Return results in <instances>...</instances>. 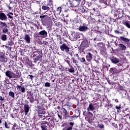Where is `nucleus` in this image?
Listing matches in <instances>:
<instances>
[{
  "label": "nucleus",
  "mask_w": 130,
  "mask_h": 130,
  "mask_svg": "<svg viewBox=\"0 0 130 130\" xmlns=\"http://www.w3.org/2000/svg\"><path fill=\"white\" fill-rule=\"evenodd\" d=\"M5 75L6 77L9 78V79H14V80H18L19 78H21L22 76V73H21V71H20V70H16L15 71V73L10 70H7L5 72Z\"/></svg>",
  "instance_id": "nucleus-1"
},
{
  "label": "nucleus",
  "mask_w": 130,
  "mask_h": 130,
  "mask_svg": "<svg viewBox=\"0 0 130 130\" xmlns=\"http://www.w3.org/2000/svg\"><path fill=\"white\" fill-rule=\"evenodd\" d=\"M110 60H111L112 63L114 64H117L119 68H117L118 72H121L123 70V63L122 61H120L119 58H117L116 57L113 56L110 58Z\"/></svg>",
  "instance_id": "nucleus-2"
},
{
  "label": "nucleus",
  "mask_w": 130,
  "mask_h": 130,
  "mask_svg": "<svg viewBox=\"0 0 130 130\" xmlns=\"http://www.w3.org/2000/svg\"><path fill=\"white\" fill-rule=\"evenodd\" d=\"M43 53H42V50L38 49L33 52V57L34 62H37L39 60L42 59V56Z\"/></svg>",
  "instance_id": "nucleus-3"
},
{
  "label": "nucleus",
  "mask_w": 130,
  "mask_h": 130,
  "mask_svg": "<svg viewBox=\"0 0 130 130\" xmlns=\"http://www.w3.org/2000/svg\"><path fill=\"white\" fill-rule=\"evenodd\" d=\"M94 56H95V50L92 49H89L86 53V60L89 62L91 61Z\"/></svg>",
  "instance_id": "nucleus-4"
},
{
  "label": "nucleus",
  "mask_w": 130,
  "mask_h": 130,
  "mask_svg": "<svg viewBox=\"0 0 130 130\" xmlns=\"http://www.w3.org/2000/svg\"><path fill=\"white\" fill-rule=\"evenodd\" d=\"M40 18L43 24H44L45 26H48V23H49V17L48 15H41Z\"/></svg>",
  "instance_id": "nucleus-5"
},
{
  "label": "nucleus",
  "mask_w": 130,
  "mask_h": 130,
  "mask_svg": "<svg viewBox=\"0 0 130 130\" xmlns=\"http://www.w3.org/2000/svg\"><path fill=\"white\" fill-rule=\"evenodd\" d=\"M0 24L2 25L1 28H3L2 32L3 34H7L9 32V29L8 28H10V26H8L7 23L3 21H0Z\"/></svg>",
  "instance_id": "nucleus-6"
},
{
  "label": "nucleus",
  "mask_w": 130,
  "mask_h": 130,
  "mask_svg": "<svg viewBox=\"0 0 130 130\" xmlns=\"http://www.w3.org/2000/svg\"><path fill=\"white\" fill-rule=\"evenodd\" d=\"M24 111L25 115H27L28 113H29V111H30V106H29V101L27 100H25L24 102Z\"/></svg>",
  "instance_id": "nucleus-7"
},
{
  "label": "nucleus",
  "mask_w": 130,
  "mask_h": 130,
  "mask_svg": "<svg viewBox=\"0 0 130 130\" xmlns=\"http://www.w3.org/2000/svg\"><path fill=\"white\" fill-rule=\"evenodd\" d=\"M47 31L45 30H43L37 34L35 36L36 37H42V38H46L47 37Z\"/></svg>",
  "instance_id": "nucleus-8"
},
{
  "label": "nucleus",
  "mask_w": 130,
  "mask_h": 130,
  "mask_svg": "<svg viewBox=\"0 0 130 130\" xmlns=\"http://www.w3.org/2000/svg\"><path fill=\"white\" fill-rule=\"evenodd\" d=\"M62 111L63 113V119H67L70 118V114L66 108L62 107Z\"/></svg>",
  "instance_id": "nucleus-9"
},
{
  "label": "nucleus",
  "mask_w": 130,
  "mask_h": 130,
  "mask_svg": "<svg viewBox=\"0 0 130 130\" xmlns=\"http://www.w3.org/2000/svg\"><path fill=\"white\" fill-rule=\"evenodd\" d=\"M66 8L67 6L66 5L58 7L56 10L57 15H59L60 13H61V11H63V12H68V10L66 9Z\"/></svg>",
  "instance_id": "nucleus-10"
},
{
  "label": "nucleus",
  "mask_w": 130,
  "mask_h": 130,
  "mask_svg": "<svg viewBox=\"0 0 130 130\" xmlns=\"http://www.w3.org/2000/svg\"><path fill=\"white\" fill-rule=\"evenodd\" d=\"M60 49L61 51H66L67 53H69L70 51V48L66 44V43H63L62 45L60 46Z\"/></svg>",
  "instance_id": "nucleus-11"
},
{
  "label": "nucleus",
  "mask_w": 130,
  "mask_h": 130,
  "mask_svg": "<svg viewBox=\"0 0 130 130\" xmlns=\"http://www.w3.org/2000/svg\"><path fill=\"white\" fill-rule=\"evenodd\" d=\"M69 124H70V125H67L63 128L62 130H73V127L75 125V122H70L69 123Z\"/></svg>",
  "instance_id": "nucleus-12"
},
{
  "label": "nucleus",
  "mask_w": 130,
  "mask_h": 130,
  "mask_svg": "<svg viewBox=\"0 0 130 130\" xmlns=\"http://www.w3.org/2000/svg\"><path fill=\"white\" fill-rule=\"evenodd\" d=\"M93 114L89 111L88 112L84 114V116H85V119L87 121H89V120H91L92 117H93Z\"/></svg>",
  "instance_id": "nucleus-13"
},
{
  "label": "nucleus",
  "mask_w": 130,
  "mask_h": 130,
  "mask_svg": "<svg viewBox=\"0 0 130 130\" xmlns=\"http://www.w3.org/2000/svg\"><path fill=\"white\" fill-rule=\"evenodd\" d=\"M45 3H46V2L45 1L42 3V10H43V11H47V12H48V11H50V8L48 7V4L46 5Z\"/></svg>",
  "instance_id": "nucleus-14"
},
{
  "label": "nucleus",
  "mask_w": 130,
  "mask_h": 130,
  "mask_svg": "<svg viewBox=\"0 0 130 130\" xmlns=\"http://www.w3.org/2000/svg\"><path fill=\"white\" fill-rule=\"evenodd\" d=\"M0 20L8 21V16L4 12H0Z\"/></svg>",
  "instance_id": "nucleus-15"
},
{
  "label": "nucleus",
  "mask_w": 130,
  "mask_h": 130,
  "mask_svg": "<svg viewBox=\"0 0 130 130\" xmlns=\"http://www.w3.org/2000/svg\"><path fill=\"white\" fill-rule=\"evenodd\" d=\"M89 29V27L85 25H80L78 28L79 31L80 32H86V31H88Z\"/></svg>",
  "instance_id": "nucleus-16"
},
{
  "label": "nucleus",
  "mask_w": 130,
  "mask_h": 130,
  "mask_svg": "<svg viewBox=\"0 0 130 130\" xmlns=\"http://www.w3.org/2000/svg\"><path fill=\"white\" fill-rule=\"evenodd\" d=\"M16 88H17V90H18L20 92H21V93H25V92H26V89L25 88V86L23 85H18L16 86Z\"/></svg>",
  "instance_id": "nucleus-17"
},
{
  "label": "nucleus",
  "mask_w": 130,
  "mask_h": 130,
  "mask_svg": "<svg viewBox=\"0 0 130 130\" xmlns=\"http://www.w3.org/2000/svg\"><path fill=\"white\" fill-rule=\"evenodd\" d=\"M0 60L4 61V62H7L8 61V58H6L5 56V53L0 52Z\"/></svg>",
  "instance_id": "nucleus-18"
},
{
  "label": "nucleus",
  "mask_w": 130,
  "mask_h": 130,
  "mask_svg": "<svg viewBox=\"0 0 130 130\" xmlns=\"http://www.w3.org/2000/svg\"><path fill=\"white\" fill-rule=\"evenodd\" d=\"M23 39L26 43H31V38H30V36H29L28 34H25Z\"/></svg>",
  "instance_id": "nucleus-19"
},
{
  "label": "nucleus",
  "mask_w": 130,
  "mask_h": 130,
  "mask_svg": "<svg viewBox=\"0 0 130 130\" xmlns=\"http://www.w3.org/2000/svg\"><path fill=\"white\" fill-rule=\"evenodd\" d=\"M118 47L119 50H121V51H125V50H126V46H125L123 44H119L118 45Z\"/></svg>",
  "instance_id": "nucleus-20"
},
{
  "label": "nucleus",
  "mask_w": 130,
  "mask_h": 130,
  "mask_svg": "<svg viewBox=\"0 0 130 130\" xmlns=\"http://www.w3.org/2000/svg\"><path fill=\"white\" fill-rule=\"evenodd\" d=\"M95 106L93 105V103H90L88 106V107L87 108V111H93L95 110Z\"/></svg>",
  "instance_id": "nucleus-21"
},
{
  "label": "nucleus",
  "mask_w": 130,
  "mask_h": 130,
  "mask_svg": "<svg viewBox=\"0 0 130 130\" xmlns=\"http://www.w3.org/2000/svg\"><path fill=\"white\" fill-rule=\"evenodd\" d=\"M87 20L91 24H95L96 23V19L92 17V16H88Z\"/></svg>",
  "instance_id": "nucleus-22"
},
{
  "label": "nucleus",
  "mask_w": 130,
  "mask_h": 130,
  "mask_svg": "<svg viewBox=\"0 0 130 130\" xmlns=\"http://www.w3.org/2000/svg\"><path fill=\"white\" fill-rule=\"evenodd\" d=\"M37 111H38V115L46 114V112H45V110L40 109L39 107H38Z\"/></svg>",
  "instance_id": "nucleus-23"
},
{
  "label": "nucleus",
  "mask_w": 130,
  "mask_h": 130,
  "mask_svg": "<svg viewBox=\"0 0 130 130\" xmlns=\"http://www.w3.org/2000/svg\"><path fill=\"white\" fill-rule=\"evenodd\" d=\"M85 10L86 9H84L83 6H81L77 9V12L78 13V14H83V13H84L85 12Z\"/></svg>",
  "instance_id": "nucleus-24"
},
{
  "label": "nucleus",
  "mask_w": 130,
  "mask_h": 130,
  "mask_svg": "<svg viewBox=\"0 0 130 130\" xmlns=\"http://www.w3.org/2000/svg\"><path fill=\"white\" fill-rule=\"evenodd\" d=\"M27 100H29L30 103H34V96H33V93H30V97H27Z\"/></svg>",
  "instance_id": "nucleus-25"
},
{
  "label": "nucleus",
  "mask_w": 130,
  "mask_h": 130,
  "mask_svg": "<svg viewBox=\"0 0 130 130\" xmlns=\"http://www.w3.org/2000/svg\"><path fill=\"white\" fill-rule=\"evenodd\" d=\"M7 16L8 17V18H9L11 21H13L14 20V13L12 12H9L7 14Z\"/></svg>",
  "instance_id": "nucleus-26"
},
{
  "label": "nucleus",
  "mask_w": 130,
  "mask_h": 130,
  "mask_svg": "<svg viewBox=\"0 0 130 130\" xmlns=\"http://www.w3.org/2000/svg\"><path fill=\"white\" fill-rule=\"evenodd\" d=\"M12 125V124L8 121H7H7L5 122L4 125H5L6 128H10Z\"/></svg>",
  "instance_id": "nucleus-27"
},
{
  "label": "nucleus",
  "mask_w": 130,
  "mask_h": 130,
  "mask_svg": "<svg viewBox=\"0 0 130 130\" xmlns=\"http://www.w3.org/2000/svg\"><path fill=\"white\" fill-rule=\"evenodd\" d=\"M83 14L84 17H88V16L91 14V12L89 9H85V12H83Z\"/></svg>",
  "instance_id": "nucleus-28"
},
{
  "label": "nucleus",
  "mask_w": 130,
  "mask_h": 130,
  "mask_svg": "<svg viewBox=\"0 0 130 130\" xmlns=\"http://www.w3.org/2000/svg\"><path fill=\"white\" fill-rule=\"evenodd\" d=\"M119 38L122 41H123V42H125L126 43H127L129 42V39L126 38H124L123 37H119Z\"/></svg>",
  "instance_id": "nucleus-29"
},
{
  "label": "nucleus",
  "mask_w": 130,
  "mask_h": 130,
  "mask_svg": "<svg viewBox=\"0 0 130 130\" xmlns=\"http://www.w3.org/2000/svg\"><path fill=\"white\" fill-rule=\"evenodd\" d=\"M69 67H70V68H68V72L71 73H75V68H74L73 66L70 65Z\"/></svg>",
  "instance_id": "nucleus-30"
},
{
  "label": "nucleus",
  "mask_w": 130,
  "mask_h": 130,
  "mask_svg": "<svg viewBox=\"0 0 130 130\" xmlns=\"http://www.w3.org/2000/svg\"><path fill=\"white\" fill-rule=\"evenodd\" d=\"M123 24L125 26H126V27H127V28H128L129 29H130V22L129 21H125L123 22Z\"/></svg>",
  "instance_id": "nucleus-31"
},
{
  "label": "nucleus",
  "mask_w": 130,
  "mask_h": 130,
  "mask_svg": "<svg viewBox=\"0 0 130 130\" xmlns=\"http://www.w3.org/2000/svg\"><path fill=\"white\" fill-rule=\"evenodd\" d=\"M50 41L49 43L48 42H46L45 41H44L42 43V44H44V45H46L47 46H48L49 45V43H51L52 42V39H48Z\"/></svg>",
  "instance_id": "nucleus-32"
},
{
  "label": "nucleus",
  "mask_w": 130,
  "mask_h": 130,
  "mask_svg": "<svg viewBox=\"0 0 130 130\" xmlns=\"http://www.w3.org/2000/svg\"><path fill=\"white\" fill-rule=\"evenodd\" d=\"M115 108L117 109L118 113L121 112V105H119V106H116Z\"/></svg>",
  "instance_id": "nucleus-33"
},
{
  "label": "nucleus",
  "mask_w": 130,
  "mask_h": 130,
  "mask_svg": "<svg viewBox=\"0 0 130 130\" xmlns=\"http://www.w3.org/2000/svg\"><path fill=\"white\" fill-rule=\"evenodd\" d=\"M115 70H116V71H118L117 70V68H111L110 69V73H111V74H112V75H113L114 74V73H115Z\"/></svg>",
  "instance_id": "nucleus-34"
},
{
  "label": "nucleus",
  "mask_w": 130,
  "mask_h": 130,
  "mask_svg": "<svg viewBox=\"0 0 130 130\" xmlns=\"http://www.w3.org/2000/svg\"><path fill=\"white\" fill-rule=\"evenodd\" d=\"M6 102V99L2 95H0V103L1 104H3V103H5Z\"/></svg>",
  "instance_id": "nucleus-35"
},
{
  "label": "nucleus",
  "mask_w": 130,
  "mask_h": 130,
  "mask_svg": "<svg viewBox=\"0 0 130 130\" xmlns=\"http://www.w3.org/2000/svg\"><path fill=\"white\" fill-rule=\"evenodd\" d=\"M39 118L41 119L42 120H45V114H40L38 115Z\"/></svg>",
  "instance_id": "nucleus-36"
},
{
  "label": "nucleus",
  "mask_w": 130,
  "mask_h": 130,
  "mask_svg": "<svg viewBox=\"0 0 130 130\" xmlns=\"http://www.w3.org/2000/svg\"><path fill=\"white\" fill-rule=\"evenodd\" d=\"M79 60L81 61V62H83V63L86 62V59H85V57H78V60Z\"/></svg>",
  "instance_id": "nucleus-37"
},
{
  "label": "nucleus",
  "mask_w": 130,
  "mask_h": 130,
  "mask_svg": "<svg viewBox=\"0 0 130 130\" xmlns=\"http://www.w3.org/2000/svg\"><path fill=\"white\" fill-rule=\"evenodd\" d=\"M49 125L50 127H53V126L54 125V121L53 120H50V122H48Z\"/></svg>",
  "instance_id": "nucleus-38"
},
{
  "label": "nucleus",
  "mask_w": 130,
  "mask_h": 130,
  "mask_svg": "<svg viewBox=\"0 0 130 130\" xmlns=\"http://www.w3.org/2000/svg\"><path fill=\"white\" fill-rule=\"evenodd\" d=\"M72 59L73 61V63H75L76 66H78V60H77L75 58H72Z\"/></svg>",
  "instance_id": "nucleus-39"
},
{
  "label": "nucleus",
  "mask_w": 130,
  "mask_h": 130,
  "mask_svg": "<svg viewBox=\"0 0 130 130\" xmlns=\"http://www.w3.org/2000/svg\"><path fill=\"white\" fill-rule=\"evenodd\" d=\"M57 116H58L59 119H60V120H61V119H62V113L58 112L57 113Z\"/></svg>",
  "instance_id": "nucleus-40"
},
{
  "label": "nucleus",
  "mask_w": 130,
  "mask_h": 130,
  "mask_svg": "<svg viewBox=\"0 0 130 130\" xmlns=\"http://www.w3.org/2000/svg\"><path fill=\"white\" fill-rule=\"evenodd\" d=\"M1 39L3 41H6V40H7V35L5 34L3 35L2 36Z\"/></svg>",
  "instance_id": "nucleus-41"
},
{
  "label": "nucleus",
  "mask_w": 130,
  "mask_h": 130,
  "mask_svg": "<svg viewBox=\"0 0 130 130\" xmlns=\"http://www.w3.org/2000/svg\"><path fill=\"white\" fill-rule=\"evenodd\" d=\"M9 95L10 96V97H12V98H15V93L13 91H10L9 92Z\"/></svg>",
  "instance_id": "nucleus-42"
},
{
  "label": "nucleus",
  "mask_w": 130,
  "mask_h": 130,
  "mask_svg": "<svg viewBox=\"0 0 130 130\" xmlns=\"http://www.w3.org/2000/svg\"><path fill=\"white\" fill-rule=\"evenodd\" d=\"M92 12V13H91V15H95V16H99L100 14H96V9L95 8H93V10H91Z\"/></svg>",
  "instance_id": "nucleus-43"
},
{
  "label": "nucleus",
  "mask_w": 130,
  "mask_h": 130,
  "mask_svg": "<svg viewBox=\"0 0 130 130\" xmlns=\"http://www.w3.org/2000/svg\"><path fill=\"white\" fill-rule=\"evenodd\" d=\"M8 45L12 46V45H14V41L13 40H10L8 41Z\"/></svg>",
  "instance_id": "nucleus-44"
},
{
  "label": "nucleus",
  "mask_w": 130,
  "mask_h": 130,
  "mask_svg": "<svg viewBox=\"0 0 130 130\" xmlns=\"http://www.w3.org/2000/svg\"><path fill=\"white\" fill-rule=\"evenodd\" d=\"M98 127L99 128L103 129L104 128V124H103V123L98 124Z\"/></svg>",
  "instance_id": "nucleus-45"
},
{
  "label": "nucleus",
  "mask_w": 130,
  "mask_h": 130,
  "mask_svg": "<svg viewBox=\"0 0 130 130\" xmlns=\"http://www.w3.org/2000/svg\"><path fill=\"white\" fill-rule=\"evenodd\" d=\"M118 88L119 89V90H120L121 91H123V90H124V87L123 86H121V85H119Z\"/></svg>",
  "instance_id": "nucleus-46"
},
{
  "label": "nucleus",
  "mask_w": 130,
  "mask_h": 130,
  "mask_svg": "<svg viewBox=\"0 0 130 130\" xmlns=\"http://www.w3.org/2000/svg\"><path fill=\"white\" fill-rule=\"evenodd\" d=\"M27 78L28 79H30L31 81H32L33 79H34V76H33L32 75H28Z\"/></svg>",
  "instance_id": "nucleus-47"
},
{
  "label": "nucleus",
  "mask_w": 130,
  "mask_h": 130,
  "mask_svg": "<svg viewBox=\"0 0 130 130\" xmlns=\"http://www.w3.org/2000/svg\"><path fill=\"white\" fill-rule=\"evenodd\" d=\"M64 60L66 62H67V63H68L69 66H72V64H71V61H70V60L66 59Z\"/></svg>",
  "instance_id": "nucleus-48"
},
{
  "label": "nucleus",
  "mask_w": 130,
  "mask_h": 130,
  "mask_svg": "<svg viewBox=\"0 0 130 130\" xmlns=\"http://www.w3.org/2000/svg\"><path fill=\"white\" fill-rule=\"evenodd\" d=\"M17 124L16 123H15L12 127V129L13 130H16V129H17Z\"/></svg>",
  "instance_id": "nucleus-49"
},
{
  "label": "nucleus",
  "mask_w": 130,
  "mask_h": 130,
  "mask_svg": "<svg viewBox=\"0 0 130 130\" xmlns=\"http://www.w3.org/2000/svg\"><path fill=\"white\" fill-rule=\"evenodd\" d=\"M47 13H47V15H49L50 17H52V12L51 11H47Z\"/></svg>",
  "instance_id": "nucleus-50"
},
{
  "label": "nucleus",
  "mask_w": 130,
  "mask_h": 130,
  "mask_svg": "<svg viewBox=\"0 0 130 130\" xmlns=\"http://www.w3.org/2000/svg\"><path fill=\"white\" fill-rule=\"evenodd\" d=\"M45 87H50V83H49V82H46L45 83Z\"/></svg>",
  "instance_id": "nucleus-51"
},
{
  "label": "nucleus",
  "mask_w": 130,
  "mask_h": 130,
  "mask_svg": "<svg viewBox=\"0 0 130 130\" xmlns=\"http://www.w3.org/2000/svg\"><path fill=\"white\" fill-rule=\"evenodd\" d=\"M126 112H127V111L125 110V111H123V113H125V115L123 114V115L124 116H129V115L128 114H125Z\"/></svg>",
  "instance_id": "nucleus-52"
},
{
  "label": "nucleus",
  "mask_w": 130,
  "mask_h": 130,
  "mask_svg": "<svg viewBox=\"0 0 130 130\" xmlns=\"http://www.w3.org/2000/svg\"><path fill=\"white\" fill-rule=\"evenodd\" d=\"M84 47H89V44L88 43V42H84Z\"/></svg>",
  "instance_id": "nucleus-53"
},
{
  "label": "nucleus",
  "mask_w": 130,
  "mask_h": 130,
  "mask_svg": "<svg viewBox=\"0 0 130 130\" xmlns=\"http://www.w3.org/2000/svg\"><path fill=\"white\" fill-rule=\"evenodd\" d=\"M111 0H106V5L109 6V4H110Z\"/></svg>",
  "instance_id": "nucleus-54"
},
{
  "label": "nucleus",
  "mask_w": 130,
  "mask_h": 130,
  "mask_svg": "<svg viewBox=\"0 0 130 130\" xmlns=\"http://www.w3.org/2000/svg\"><path fill=\"white\" fill-rule=\"evenodd\" d=\"M114 32L116 33V34H121V32L117 30H115Z\"/></svg>",
  "instance_id": "nucleus-55"
},
{
  "label": "nucleus",
  "mask_w": 130,
  "mask_h": 130,
  "mask_svg": "<svg viewBox=\"0 0 130 130\" xmlns=\"http://www.w3.org/2000/svg\"><path fill=\"white\" fill-rule=\"evenodd\" d=\"M112 125L114 126V127H115L116 128H117V125L115 123H112Z\"/></svg>",
  "instance_id": "nucleus-56"
},
{
  "label": "nucleus",
  "mask_w": 130,
  "mask_h": 130,
  "mask_svg": "<svg viewBox=\"0 0 130 130\" xmlns=\"http://www.w3.org/2000/svg\"><path fill=\"white\" fill-rule=\"evenodd\" d=\"M51 116V115H50V114L48 113V115L45 116V119H46V118H48V117H50Z\"/></svg>",
  "instance_id": "nucleus-57"
},
{
  "label": "nucleus",
  "mask_w": 130,
  "mask_h": 130,
  "mask_svg": "<svg viewBox=\"0 0 130 130\" xmlns=\"http://www.w3.org/2000/svg\"><path fill=\"white\" fill-rule=\"evenodd\" d=\"M104 122H105V123H107V122H108V118H105V119H104Z\"/></svg>",
  "instance_id": "nucleus-58"
},
{
  "label": "nucleus",
  "mask_w": 130,
  "mask_h": 130,
  "mask_svg": "<svg viewBox=\"0 0 130 130\" xmlns=\"http://www.w3.org/2000/svg\"><path fill=\"white\" fill-rule=\"evenodd\" d=\"M107 82H108V84H109L110 85H111V84H112V82H111V81L110 80H109V79H107Z\"/></svg>",
  "instance_id": "nucleus-59"
},
{
  "label": "nucleus",
  "mask_w": 130,
  "mask_h": 130,
  "mask_svg": "<svg viewBox=\"0 0 130 130\" xmlns=\"http://www.w3.org/2000/svg\"><path fill=\"white\" fill-rule=\"evenodd\" d=\"M69 118V121H73V120H74V118H72L71 116H70Z\"/></svg>",
  "instance_id": "nucleus-60"
},
{
  "label": "nucleus",
  "mask_w": 130,
  "mask_h": 130,
  "mask_svg": "<svg viewBox=\"0 0 130 130\" xmlns=\"http://www.w3.org/2000/svg\"><path fill=\"white\" fill-rule=\"evenodd\" d=\"M7 8H8V9L9 11H11V10H12V7H11V6L7 5Z\"/></svg>",
  "instance_id": "nucleus-61"
},
{
  "label": "nucleus",
  "mask_w": 130,
  "mask_h": 130,
  "mask_svg": "<svg viewBox=\"0 0 130 130\" xmlns=\"http://www.w3.org/2000/svg\"><path fill=\"white\" fill-rule=\"evenodd\" d=\"M71 117L73 118H78V116H77V115H76V114H75L73 116H72Z\"/></svg>",
  "instance_id": "nucleus-62"
},
{
  "label": "nucleus",
  "mask_w": 130,
  "mask_h": 130,
  "mask_svg": "<svg viewBox=\"0 0 130 130\" xmlns=\"http://www.w3.org/2000/svg\"><path fill=\"white\" fill-rule=\"evenodd\" d=\"M57 41H61V38H58L57 39Z\"/></svg>",
  "instance_id": "nucleus-63"
},
{
  "label": "nucleus",
  "mask_w": 130,
  "mask_h": 130,
  "mask_svg": "<svg viewBox=\"0 0 130 130\" xmlns=\"http://www.w3.org/2000/svg\"><path fill=\"white\" fill-rule=\"evenodd\" d=\"M101 54H102V55H104V54H105V52H103V51H101Z\"/></svg>",
  "instance_id": "nucleus-64"
}]
</instances>
